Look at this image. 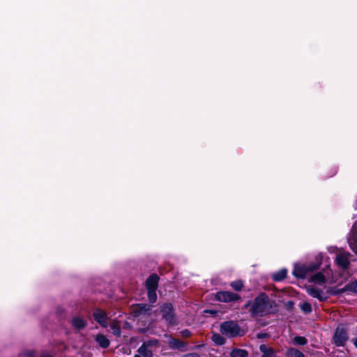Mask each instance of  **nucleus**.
I'll return each mask as SVG.
<instances>
[{"label":"nucleus","mask_w":357,"mask_h":357,"mask_svg":"<svg viewBox=\"0 0 357 357\" xmlns=\"http://www.w3.org/2000/svg\"><path fill=\"white\" fill-rule=\"evenodd\" d=\"M277 307L275 301L271 299L266 293L261 292L253 300L249 311L252 317H263L276 313Z\"/></svg>","instance_id":"f257e3e1"},{"label":"nucleus","mask_w":357,"mask_h":357,"mask_svg":"<svg viewBox=\"0 0 357 357\" xmlns=\"http://www.w3.org/2000/svg\"><path fill=\"white\" fill-rule=\"evenodd\" d=\"M220 331L222 335H225L229 337H242L244 335L240 326L234 321L222 322L220 324Z\"/></svg>","instance_id":"f03ea898"},{"label":"nucleus","mask_w":357,"mask_h":357,"mask_svg":"<svg viewBox=\"0 0 357 357\" xmlns=\"http://www.w3.org/2000/svg\"><path fill=\"white\" fill-rule=\"evenodd\" d=\"M160 312L162 319H165L169 325L174 326L177 324L174 308L171 303H165L160 307Z\"/></svg>","instance_id":"7ed1b4c3"},{"label":"nucleus","mask_w":357,"mask_h":357,"mask_svg":"<svg viewBox=\"0 0 357 357\" xmlns=\"http://www.w3.org/2000/svg\"><path fill=\"white\" fill-rule=\"evenodd\" d=\"M349 339L347 330L344 327L338 326L333 335V343L337 347H344Z\"/></svg>","instance_id":"20e7f679"},{"label":"nucleus","mask_w":357,"mask_h":357,"mask_svg":"<svg viewBox=\"0 0 357 357\" xmlns=\"http://www.w3.org/2000/svg\"><path fill=\"white\" fill-rule=\"evenodd\" d=\"M215 299L223 303H229L241 299V296L236 293L229 291H220L215 294Z\"/></svg>","instance_id":"39448f33"},{"label":"nucleus","mask_w":357,"mask_h":357,"mask_svg":"<svg viewBox=\"0 0 357 357\" xmlns=\"http://www.w3.org/2000/svg\"><path fill=\"white\" fill-rule=\"evenodd\" d=\"M158 343V340L153 339L149 341L144 342L137 349V352L143 357H153V351L149 349V347L155 346Z\"/></svg>","instance_id":"423d86ee"},{"label":"nucleus","mask_w":357,"mask_h":357,"mask_svg":"<svg viewBox=\"0 0 357 357\" xmlns=\"http://www.w3.org/2000/svg\"><path fill=\"white\" fill-rule=\"evenodd\" d=\"M151 305L146 303H137L132 306L130 314L134 317L150 314Z\"/></svg>","instance_id":"0eeeda50"},{"label":"nucleus","mask_w":357,"mask_h":357,"mask_svg":"<svg viewBox=\"0 0 357 357\" xmlns=\"http://www.w3.org/2000/svg\"><path fill=\"white\" fill-rule=\"evenodd\" d=\"M93 317L95 321L102 327L108 325V317L107 313L102 309L96 307L93 312Z\"/></svg>","instance_id":"6e6552de"},{"label":"nucleus","mask_w":357,"mask_h":357,"mask_svg":"<svg viewBox=\"0 0 357 357\" xmlns=\"http://www.w3.org/2000/svg\"><path fill=\"white\" fill-rule=\"evenodd\" d=\"M350 254L349 252H342L337 254L335 259L337 265L343 270H347L350 265L349 259Z\"/></svg>","instance_id":"1a4fd4ad"},{"label":"nucleus","mask_w":357,"mask_h":357,"mask_svg":"<svg viewBox=\"0 0 357 357\" xmlns=\"http://www.w3.org/2000/svg\"><path fill=\"white\" fill-rule=\"evenodd\" d=\"M307 293L312 297L317 298L321 302H325L328 298V297L324 294V291L321 289L314 287H310L307 289Z\"/></svg>","instance_id":"9d476101"},{"label":"nucleus","mask_w":357,"mask_h":357,"mask_svg":"<svg viewBox=\"0 0 357 357\" xmlns=\"http://www.w3.org/2000/svg\"><path fill=\"white\" fill-rule=\"evenodd\" d=\"M160 278L156 273L151 274L146 280V289H158Z\"/></svg>","instance_id":"9b49d317"},{"label":"nucleus","mask_w":357,"mask_h":357,"mask_svg":"<svg viewBox=\"0 0 357 357\" xmlns=\"http://www.w3.org/2000/svg\"><path fill=\"white\" fill-rule=\"evenodd\" d=\"M306 265H296L293 270L292 274L294 277L299 279H305L308 273Z\"/></svg>","instance_id":"f8f14e48"},{"label":"nucleus","mask_w":357,"mask_h":357,"mask_svg":"<svg viewBox=\"0 0 357 357\" xmlns=\"http://www.w3.org/2000/svg\"><path fill=\"white\" fill-rule=\"evenodd\" d=\"M186 345V343L181 340L174 337L170 338L168 342V346L171 349L182 350Z\"/></svg>","instance_id":"ddd939ff"},{"label":"nucleus","mask_w":357,"mask_h":357,"mask_svg":"<svg viewBox=\"0 0 357 357\" xmlns=\"http://www.w3.org/2000/svg\"><path fill=\"white\" fill-rule=\"evenodd\" d=\"M70 322L73 327L78 331L83 330L87 325L86 321L79 317H74Z\"/></svg>","instance_id":"4468645a"},{"label":"nucleus","mask_w":357,"mask_h":357,"mask_svg":"<svg viewBox=\"0 0 357 357\" xmlns=\"http://www.w3.org/2000/svg\"><path fill=\"white\" fill-rule=\"evenodd\" d=\"M323 256L319 254L315 257V261L306 265L308 272L318 270L322 264Z\"/></svg>","instance_id":"2eb2a0df"},{"label":"nucleus","mask_w":357,"mask_h":357,"mask_svg":"<svg viewBox=\"0 0 357 357\" xmlns=\"http://www.w3.org/2000/svg\"><path fill=\"white\" fill-rule=\"evenodd\" d=\"M309 281L310 282L322 285L326 282V278L323 273L319 271L311 276Z\"/></svg>","instance_id":"dca6fc26"},{"label":"nucleus","mask_w":357,"mask_h":357,"mask_svg":"<svg viewBox=\"0 0 357 357\" xmlns=\"http://www.w3.org/2000/svg\"><path fill=\"white\" fill-rule=\"evenodd\" d=\"M95 340L98 344V345L102 349H106L109 345V340L105 335L102 333L96 335Z\"/></svg>","instance_id":"f3484780"},{"label":"nucleus","mask_w":357,"mask_h":357,"mask_svg":"<svg viewBox=\"0 0 357 357\" xmlns=\"http://www.w3.org/2000/svg\"><path fill=\"white\" fill-rule=\"evenodd\" d=\"M259 351L262 353L261 357H276L275 352L272 347H267L265 344H261Z\"/></svg>","instance_id":"a211bd4d"},{"label":"nucleus","mask_w":357,"mask_h":357,"mask_svg":"<svg viewBox=\"0 0 357 357\" xmlns=\"http://www.w3.org/2000/svg\"><path fill=\"white\" fill-rule=\"evenodd\" d=\"M287 275V270L281 268L278 271L273 274L272 278L275 282L282 281Z\"/></svg>","instance_id":"6ab92c4d"},{"label":"nucleus","mask_w":357,"mask_h":357,"mask_svg":"<svg viewBox=\"0 0 357 357\" xmlns=\"http://www.w3.org/2000/svg\"><path fill=\"white\" fill-rule=\"evenodd\" d=\"M248 351L245 349L234 348L230 353L231 357H248Z\"/></svg>","instance_id":"aec40b11"},{"label":"nucleus","mask_w":357,"mask_h":357,"mask_svg":"<svg viewBox=\"0 0 357 357\" xmlns=\"http://www.w3.org/2000/svg\"><path fill=\"white\" fill-rule=\"evenodd\" d=\"M286 355L287 357H305V355L298 349L291 347L287 350Z\"/></svg>","instance_id":"412c9836"},{"label":"nucleus","mask_w":357,"mask_h":357,"mask_svg":"<svg viewBox=\"0 0 357 357\" xmlns=\"http://www.w3.org/2000/svg\"><path fill=\"white\" fill-rule=\"evenodd\" d=\"M212 340L218 346H222L226 342V339L218 333H215L213 335Z\"/></svg>","instance_id":"4be33fe9"},{"label":"nucleus","mask_w":357,"mask_h":357,"mask_svg":"<svg viewBox=\"0 0 357 357\" xmlns=\"http://www.w3.org/2000/svg\"><path fill=\"white\" fill-rule=\"evenodd\" d=\"M299 306L302 312L305 314H308L312 311V305L308 302L301 303Z\"/></svg>","instance_id":"5701e85b"},{"label":"nucleus","mask_w":357,"mask_h":357,"mask_svg":"<svg viewBox=\"0 0 357 357\" xmlns=\"http://www.w3.org/2000/svg\"><path fill=\"white\" fill-rule=\"evenodd\" d=\"M344 290L357 294V280L347 284L344 286Z\"/></svg>","instance_id":"b1692460"},{"label":"nucleus","mask_w":357,"mask_h":357,"mask_svg":"<svg viewBox=\"0 0 357 357\" xmlns=\"http://www.w3.org/2000/svg\"><path fill=\"white\" fill-rule=\"evenodd\" d=\"M293 343L295 345L304 346L307 343V340L303 336H296L293 339Z\"/></svg>","instance_id":"393cba45"},{"label":"nucleus","mask_w":357,"mask_h":357,"mask_svg":"<svg viewBox=\"0 0 357 357\" xmlns=\"http://www.w3.org/2000/svg\"><path fill=\"white\" fill-rule=\"evenodd\" d=\"M230 286L235 291H240L242 290L243 287H244V284L242 280H238L231 282Z\"/></svg>","instance_id":"a878e982"},{"label":"nucleus","mask_w":357,"mask_h":357,"mask_svg":"<svg viewBox=\"0 0 357 357\" xmlns=\"http://www.w3.org/2000/svg\"><path fill=\"white\" fill-rule=\"evenodd\" d=\"M156 290L157 289H147V296L151 303H155L157 300Z\"/></svg>","instance_id":"bb28decb"},{"label":"nucleus","mask_w":357,"mask_h":357,"mask_svg":"<svg viewBox=\"0 0 357 357\" xmlns=\"http://www.w3.org/2000/svg\"><path fill=\"white\" fill-rule=\"evenodd\" d=\"M347 290H344V287L342 289H335V288H330L327 289L326 292L330 294L331 295L337 296L340 295L344 292H346Z\"/></svg>","instance_id":"cd10ccee"},{"label":"nucleus","mask_w":357,"mask_h":357,"mask_svg":"<svg viewBox=\"0 0 357 357\" xmlns=\"http://www.w3.org/2000/svg\"><path fill=\"white\" fill-rule=\"evenodd\" d=\"M295 303L294 301H288L284 303V308L288 312L293 311L294 308Z\"/></svg>","instance_id":"c85d7f7f"},{"label":"nucleus","mask_w":357,"mask_h":357,"mask_svg":"<svg viewBox=\"0 0 357 357\" xmlns=\"http://www.w3.org/2000/svg\"><path fill=\"white\" fill-rule=\"evenodd\" d=\"M181 336L184 338H188L192 335V333L188 329H183L180 332Z\"/></svg>","instance_id":"c756f323"},{"label":"nucleus","mask_w":357,"mask_h":357,"mask_svg":"<svg viewBox=\"0 0 357 357\" xmlns=\"http://www.w3.org/2000/svg\"><path fill=\"white\" fill-rule=\"evenodd\" d=\"M113 330H114V335H120V333H121V329H120V327L119 326H117L116 328H115L114 326L112 327Z\"/></svg>","instance_id":"7c9ffc66"},{"label":"nucleus","mask_w":357,"mask_h":357,"mask_svg":"<svg viewBox=\"0 0 357 357\" xmlns=\"http://www.w3.org/2000/svg\"><path fill=\"white\" fill-rule=\"evenodd\" d=\"M186 357H201V356L197 353H191L187 354Z\"/></svg>","instance_id":"2f4dec72"},{"label":"nucleus","mask_w":357,"mask_h":357,"mask_svg":"<svg viewBox=\"0 0 357 357\" xmlns=\"http://www.w3.org/2000/svg\"><path fill=\"white\" fill-rule=\"evenodd\" d=\"M257 336L258 338H265V337H268V334L267 333H258Z\"/></svg>","instance_id":"473e14b6"},{"label":"nucleus","mask_w":357,"mask_h":357,"mask_svg":"<svg viewBox=\"0 0 357 357\" xmlns=\"http://www.w3.org/2000/svg\"><path fill=\"white\" fill-rule=\"evenodd\" d=\"M252 302L251 301H248V302L245 304L244 305V309H248V307H251V305H252Z\"/></svg>","instance_id":"72a5a7b5"},{"label":"nucleus","mask_w":357,"mask_h":357,"mask_svg":"<svg viewBox=\"0 0 357 357\" xmlns=\"http://www.w3.org/2000/svg\"><path fill=\"white\" fill-rule=\"evenodd\" d=\"M353 343L355 347L357 349V337L353 340Z\"/></svg>","instance_id":"f704fd0d"},{"label":"nucleus","mask_w":357,"mask_h":357,"mask_svg":"<svg viewBox=\"0 0 357 357\" xmlns=\"http://www.w3.org/2000/svg\"><path fill=\"white\" fill-rule=\"evenodd\" d=\"M133 357H143V356H140L139 354H135V355H134Z\"/></svg>","instance_id":"c9c22d12"},{"label":"nucleus","mask_w":357,"mask_h":357,"mask_svg":"<svg viewBox=\"0 0 357 357\" xmlns=\"http://www.w3.org/2000/svg\"><path fill=\"white\" fill-rule=\"evenodd\" d=\"M354 252L357 255V247L356 248V249L354 250Z\"/></svg>","instance_id":"e433bc0d"}]
</instances>
